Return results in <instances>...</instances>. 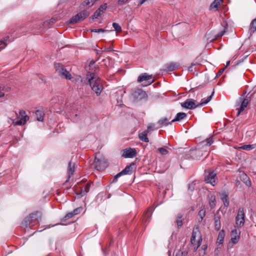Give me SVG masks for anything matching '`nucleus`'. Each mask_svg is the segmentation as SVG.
<instances>
[{"instance_id": "nucleus-49", "label": "nucleus", "mask_w": 256, "mask_h": 256, "mask_svg": "<svg viewBox=\"0 0 256 256\" xmlns=\"http://www.w3.org/2000/svg\"><path fill=\"white\" fill-rule=\"evenodd\" d=\"M198 64H199L198 62H196V63L192 62L190 66L188 67V70L189 72H192L194 70V69H193L194 66L198 65Z\"/></svg>"}, {"instance_id": "nucleus-56", "label": "nucleus", "mask_w": 256, "mask_h": 256, "mask_svg": "<svg viewBox=\"0 0 256 256\" xmlns=\"http://www.w3.org/2000/svg\"><path fill=\"white\" fill-rule=\"evenodd\" d=\"M198 230H197L196 231L194 229L193 230H192V236H194L195 238H196V233L197 232H198Z\"/></svg>"}, {"instance_id": "nucleus-35", "label": "nucleus", "mask_w": 256, "mask_h": 256, "mask_svg": "<svg viewBox=\"0 0 256 256\" xmlns=\"http://www.w3.org/2000/svg\"><path fill=\"white\" fill-rule=\"evenodd\" d=\"M196 238L194 236H191V238H190V241H191V243L193 244V245H196V246L194 248V250H197V248H198V247L200 246V240L198 241H196Z\"/></svg>"}, {"instance_id": "nucleus-7", "label": "nucleus", "mask_w": 256, "mask_h": 256, "mask_svg": "<svg viewBox=\"0 0 256 256\" xmlns=\"http://www.w3.org/2000/svg\"><path fill=\"white\" fill-rule=\"evenodd\" d=\"M89 15V12L86 10H82L70 18L69 24H74L84 20Z\"/></svg>"}, {"instance_id": "nucleus-38", "label": "nucleus", "mask_w": 256, "mask_h": 256, "mask_svg": "<svg viewBox=\"0 0 256 256\" xmlns=\"http://www.w3.org/2000/svg\"><path fill=\"white\" fill-rule=\"evenodd\" d=\"M242 150H250L255 148L254 144H245L240 147Z\"/></svg>"}, {"instance_id": "nucleus-55", "label": "nucleus", "mask_w": 256, "mask_h": 256, "mask_svg": "<svg viewBox=\"0 0 256 256\" xmlns=\"http://www.w3.org/2000/svg\"><path fill=\"white\" fill-rule=\"evenodd\" d=\"M154 124H150L148 126V130H152L153 128L154 127Z\"/></svg>"}, {"instance_id": "nucleus-39", "label": "nucleus", "mask_w": 256, "mask_h": 256, "mask_svg": "<svg viewBox=\"0 0 256 256\" xmlns=\"http://www.w3.org/2000/svg\"><path fill=\"white\" fill-rule=\"evenodd\" d=\"M112 26L114 28V30L116 32H122V28H121L120 26L118 24H117L116 22L112 23Z\"/></svg>"}, {"instance_id": "nucleus-27", "label": "nucleus", "mask_w": 256, "mask_h": 256, "mask_svg": "<svg viewBox=\"0 0 256 256\" xmlns=\"http://www.w3.org/2000/svg\"><path fill=\"white\" fill-rule=\"evenodd\" d=\"M74 216V215L72 212L68 213L62 218L61 219L60 224L62 225L66 224L65 223L66 220L70 218H72Z\"/></svg>"}, {"instance_id": "nucleus-48", "label": "nucleus", "mask_w": 256, "mask_h": 256, "mask_svg": "<svg viewBox=\"0 0 256 256\" xmlns=\"http://www.w3.org/2000/svg\"><path fill=\"white\" fill-rule=\"evenodd\" d=\"M128 0H118L117 2V4L119 6H122L125 4H126Z\"/></svg>"}, {"instance_id": "nucleus-63", "label": "nucleus", "mask_w": 256, "mask_h": 256, "mask_svg": "<svg viewBox=\"0 0 256 256\" xmlns=\"http://www.w3.org/2000/svg\"><path fill=\"white\" fill-rule=\"evenodd\" d=\"M94 63H95V62H94V61H92V62H90V65H92V64H94Z\"/></svg>"}, {"instance_id": "nucleus-43", "label": "nucleus", "mask_w": 256, "mask_h": 256, "mask_svg": "<svg viewBox=\"0 0 256 256\" xmlns=\"http://www.w3.org/2000/svg\"><path fill=\"white\" fill-rule=\"evenodd\" d=\"M195 186H196V182L194 181L192 183H190L188 184V190L190 192H193L195 189Z\"/></svg>"}, {"instance_id": "nucleus-41", "label": "nucleus", "mask_w": 256, "mask_h": 256, "mask_svg": "<svg viewBox=\"0 0 256 256\" xmlns=\"http://www.w3.org/2000/svg\"><path fill=\"white\" fill-rule=\"evenodd\" d=\"M106 8H107L106 4H103L101 5L98 10L99 11H100L102 14H103L104 12V11L106 10Z\"/></svg>"}, {"instance_id": "nucleus-57", "label": "nucleus", "mask_w": 256, "mask_h": 256, "mask_svg": "<svg viewBox=\"0 0 256 256\" xmlns=\"http://www.w3.org/2000/svg\"><path fill=\"white\" fill-rule=\"evenodd\" d=\"M246 58H247V56H246L244 58H242V60H239L236 64H238L239 63L243 62L244 60H245Z\"/></svg>"}, {"instance_id": "nucleus-51", "label": "nucleus", "mask_w": 256, "mask_h": 256, "mask_svg": "<svg viewBox=\"0 0 256 256\" xmlns=\"http://www.w3.org/2000/svg\"><path fill=\"white\" fill-rule=\"evenodd\" d=\"M183 255L184 252L181 250H178L176 254V256H183Z\"/></svg>"}, {"instance_id": "nucleus-32", "label": "nucleus", "mask_w": 256, "mask_h": 256, "mask_svg": "<svg viewBox=\"0 0 256 256\" xmlns=\"http://www.w3.org/2000/svg\"><path fill=\"white\" fill-rule=\"evenodd\" d=\"M176 223L177 226L178 228L181 227L182 225V215L180 214H178L177 215L176 217Z\"/></svg>"}, {"instance_id": "nucleus-36", "label": "nucleus", "mask_w": 256, "mask_h": 256, "mask_svg": "<svg viewBox=\"0 0 256 256\" xmlns=\"http://www.w3.org/2000/svg\"><path fill=\"white\" fill-rule=\"evenodd\" d=\"M228 28L226 26H224V30L221 32H219L218 34L214 36V38L212 39V40H215L217 39L218 37H222L224 35L226 32V30H227Z\"/></svg>"}, {"instance_id": "nucleus-47", "label": "nucleus", "mask_w": 256, "mask_h": 256, "mask_svg": "<svg viewBox=\"0 0 256 256\" xmlns=\"http://www.w3.org/2000/svg\"><path fill=\"white\" fill-rule=\"evenodd\" d=\"M102 13L100 11H99L98 10H97L94 14L92 17L93 18H98L99 16H100L102 15Z\"/></svg>"}, {"instance_id": "nucleus-62", "label": "nucleus", "mask_w": 256, "mask_h": 256, "mask_svg": "<svg viewBox=\"0 0 256 256\" xmlns=\"http://www.w3.org/2000/svg\"><path fill=\"white\" fill-rule=\"evenodd\" d=\"M140 5L143 4L146 0H140Z\"/></svg>"}, {"instance_id": "nucleus-22", "label": "nucleus", "mask_w": 256, "mask_h": 256, "mask_svg": "<svg viewBox=\"0 0 256 256\" xmlns=\"http://www.w3.org/2000/svg\"><path fill=\"white\" fill-rule=\"evenodd\" d=\"M56 21V20L55 18H52L49 20H47L43 22L42 28L40 27V28H45L46 27H50L52 25H53Z\"/></svg>"}, {"instance_id": "nucleus-33", "label": "nucleus", "mask_w": 256, "mask_h": 256, "mask_svg": "<svg viewBox=\"0 0 256 256\" xmlns=\"http://www.w3.org/2000/svg\"><path fill=\"white\" fill-rule=\"evenodd\" d=\"M249 31L250 33H254L256 31V18L251 22Z\"/></svg>"}, {"instance_id": "nucleus-5", "label": "nucleus", "mask_w": 256, "mask_h": 256, "mask_svg": "<svg viewBox=\"0 0 256 256\" xmlns=\"http://www.w3.org/2000/svg\"><path fill=\"white\" fill-rule=\"evenodd\" d=\"M54 68L56 72L62 78L67 80H71L72 77L70 73L65 68L64 66L60 63H55Z\"/></svg>"}, {"instance_id": "nucleus-26", "label": "nucleus", "mask_w": 256, "mask_h": 256, "mask_svg": "<svg viewBox=\"0 0 256 256\" xmlns=\"http://www.w3.org/2000/svg\"><path fill=\"white\" fill-rule=\"evenodd\" d=\"M36 120L40 122H42L44 117V112L41 110H37L35 112Z\"/></svg>"}, {"instance_id": "nucleus-58", "label": "nucleus", "mask_w": 256, "mask_h": 256, "mask_svg": "<svg viewBox=\"0 0 256 256\" xmlns=\"http://www.w3.org/2000/svg\"><path fill=\"white\" fill-rule=\"evenodd\" d=\"M16 30L14 29V28H11L10 30V33L11 34H12L14 33V32H16Z\"/></svg>"}, {"instance_id": "nucleus-8", "label": "nucleus", "mask_w": 256, "mask_h": 256, "mask_svg": "<svg viewBox=\"0 0 256 256\" xmlns=\"http://www.w3.org/2000/svg\"><path fill=\"white\" fill-rule=\"evenodd\" d=\"M137 81L138 82L146 81V84H142V85L143 86H148L154 82V80L153 79L152 75H148L146 73H144L138 77Z\"/></svg>"}, {"instance_id": "nucleus-25", "label": "nucleus", "mask_w": 256, "mask_h": 256, "mask_svg": "<svg viewBox=\"0 0 256 256\" xmlns=\"http://www.w3.org/2000/svg\"><path fill=\"white\" fill-rule=\"evenodd\" d=\"M134 164V163H132L130 165L126 166V167L122 171L123 175L132 174V166Z\"/></svg>"}, {"instance_id": "nucleus-59", "label": "nucleus", "mask_w": 256, "mask_h": 256, "mask_svg": "<svg viewBox=\"0 0 256 256\" xmlns=\"http://www.w3.org/2000/svg\"><path fill=\"white\" fill-rule=\"evenodd\" d=\"M96 54H98V55L100 56V54H102L101 52L99 50H96Z\"/></svg>"}, {"instance_id": "nucleus-52", "label": "nucleus", "mask_w": 256, "mask_h": 256, "mask_svg": "<svg viewBox=\"0 0 256 256\" xmlns=\"http://www.w3.org/2000/svg\"><path fill=\"white\" fill-rule=\"evenodd\" d=\"M112 51H114V50L111 46L105 47L104 48V52H112Z\"/></svg>"}, {"instance_id": "nucleus-13", "label": "nucleus", "mask_w": 256, "mask_h": 256, "mask_svg": "<svg viewBox=\"0 0 256 256\" xmlns=\"http://www.w3.org/2000/svg\"><path fill=\"white\" fill-rule=\"evenodd\" d=\"M179 66L178 63L171 62L164 65V70L166 72H171L178 69Z\"/></svg>"}, {"instance_id": "nucleus-44", "label": "nucleus", "mask_w": 256, "mask_h": 256, "mask_svg": "<svg viewBox=\"0 0 256 256\" xmlns=\"http://www.w3.org/2000/svg\"><path fill=\"white\" fill-rule=\"evenodd\" d=\"M206 215L205 210L203 209H201L198 212V216L200 218V221L202 220L203 218Z\"/></svg>"}, {"instance_id": "nucleus-37", "label": "nucleus", "mask_w": 256, "mask_h": 256, "mask_svg": "<svg viewBox=\"0 0 256 256\" xmlns=\"http://www.w3.org/2000/svg\"><path fill=\"white\" fill-rule=\"evenodd\" d=\"M9 36H8L4 38V40H0V50H2L5 48L6 46V42L8 40Z\"/></svg>"}, {"instance_id": "nucleus-64", "label": "nucleus", "mask_w": 256, "mask_h": 256, "mask_svg": "<svg viewBox=\"0 0 256 256\" xmlns=\"http://www.w3.org/2000/svg\"><path fill=\"white\" fill-rule=\"evenodd\" d=\"M230 61H228V62H226V66L225 68H226V66H228L230 64Z\"/></svg>"}, {"instance_id": "nucleus-10", "label": "nucleus", "mask_w": 256, "mask_h": 256, "mask_svg": "<svg viewBox=\"0 0 256 256\" xmlns=\"http://www.w3.org/2000/svg\"><path fill=\"white\" fill-rule=\"evenodd\" d=\"M203 154L202 150H190L189 151V154L187 155L186 158H188L190 157L192 160H198L202 156Z\"/></svg>"}, {"instance_id": "nucleus-24", "label": "nucleus", "mask_w": 256, "mask_h": 256, "mask_svg": "<svg viewBox=\"0 0 256 256\" xmlns=\"http://www.w3.org/2000/svg\"><path fill=\"white\" fill-rule=\"evenodd\" d=\"M148 135V130H144V132L139 134H138V138L140 140H141L142 142H148L149 140L147 136Z\"/></svg>"}, {"instance_id": "nucleus-12", "label": "nucleus", "mask_w": 256, "mask_h": 256, "mask_svg": "<svg viewBox=\"0 0 256 256\" xmlns=\"http://www.w3.org/2000/svg\"><path fill=\"white\" fill-rule=\"evenodd\" d=\"M240 230L234 228L231 232V242L234 244H236L240 238Z\"/></svg>"}, {"instance_id": "nucleus-1", "label": "nucleus", "mask_w": 256, "mask_h": 256, "mask_svg": "<svg viewBox=\"0 0 256 256\" xmlns=\"http://www.w3.org/2000/svg\"><path fill=\"white\" fill-rule=\"evenodd\" d=\"M86 78L92 90L95 92L97 96H100L103 90L100 78L94 74L90 72H88Z\"/></svg>"}, {"instance_id": "nucleus-31", "label": "nucleus", "mask_w": 256, "mask_h": 256, "mask_svg": "<svg viewBox=\"0 0 256 256\" xmlns=\"http://www.w3.org/2000/svg\"><path fill=\"white\" fill-rule=\"evenodd\" d=\"M224 230H222L218 234V240L220 244H222L224 242Z\"/></svg>"}, {"instance_id": "nucleus-30", "label": "nucleus", "mask_w": 256, "mask_h": 256, "mask_svg": "<svg viewBox=\"0 0 256 256\" xmlns=\"http://www.w3.org/2000/svg\"><path fill=\"white\" fill-rule=\"evenodd\" d=\"M152 210L151 209H148L144 214V216L145 220V222H148L150 219L152 215Z\"/></svg>"}, {"instance_id": "nucleus-20", "label": "nucleus", "mask_w": 256, "mask_h": 256, "mask_svg": "<svg viewBox=\"0 0 256 256\" xmlns=\"http://www.w3.org/2000/svg\"><path fill=\"white\" fill-rule=\"evenodd\" d=\"M90 188V184L88 183L86 186L82 188L80 192L77 193L76 194L78 198H80L84 196L87 192H88Z\"/></svg>"}, {"instance_id": "nucleus-34", "label": "nucleus", "mask_w": 256, "mask_h": 256, "mask_svg": "<svg viewBox=\"0 0 256 256\" xmlns=\"http://www.w3.org/2000/svg\"><path fill=\"white\" fill-rule=\"evenodd\" d=\"M222 1V0H214L210 6V9H212L213 8H218Z\"/></svg>"}, {"instance_id": "nucleus-19", "label": "nucleus", "mask_w": 256, "mask_h": 256, "mask_svg": "<svg viewBox=\"0 0 256 256\" xmlns=\"http://www.w3.org/2000/svg\"><path fill=\"white\" fill-rule=\"evenodd\" d=\"M221 200L224 202V204L225 206L228 207L229 206V200L228 194L226 192H222L220 194Z\"/></svg>"}, {"instance_id": "nucleus-61", "label": "nucleus", "mask_w": 256, "mask_h": 256, "mask_svg": "<svg viewBox=\"0 0 256 256\" xmlns=\"http://www.w3.org/2000/svg\"><path fill=\"white\" fill-rule=\"evenodd\" d=\"M236 184L237 186H238L240 184V181H239L238 180H236Z\"/></svg>"}, {"instance_id": "nucleus-29", "label": "nucleus", "mask_w": 256, "mask_h": 256, "mask_svg": "<svg viewBox=\"0 0 256 256\" xmlns=\"http://www.w3.org/2000/svg\"><path fill=\"white\" fill-rule=\"evenodd\" d=\"M168 119L166 118H163L162 119H160L158 122V124L160 126V127L161 128L163 126H166L168 124H170V122H168Z\"/></svg>"}, {"instance_id": "nucleus-2", "label": "nucleus", "mask_w": 256, "mask_h": 256, "mask_svg": "<svg viewBox=\"0 0 256 256\" xmlns=\"http://www.w3.org/2000/svg\"><path fill=\"white\" fill-rule=\"evenodd\" d=\"M214 90L212 94L207 98L204 101H202L196 104L194 100L192 99H187L184 102H182L180 105L183 108H187L188 110H193L196 108L202 106L204 104H207L212 98L214 94Z\"/></svg>"}, {"instance_id": "nucleus-21", "label": "nucleus", "mask_w": 256, "mask_h": 256, "mask_svg": "<svg viewBox=\"0 0 256 256\" xmlns=\"http://www.w3.org/2000/svg\"><path fill=\"white\" fill-rule=\"evenodd\" d=\"M186 116V113L182 112H178L176 114L175 118L174 120H172L170 122V124H172L173 122L180 121L184 119Z\"/></svg>"}, {"instance_id": "nucleus-54", "label": "nucleus", "mask_w": 256, "mask_h": 256, "mask_svg": "<svg viewBox=\"0 0 256 256\" xmlns=\"http://www.w3.org/2000/svg\"><path fill=\"white\" fill-rule=\"evenodd\" d=\"M225 68H223L220 70H219L218 74H216V76H220L222 74V73L224 71Z\"/></svg>"}, {"instance_id": "nucleus-9", "label": "nucleus", "mask_w": 256, "mask_h": 256, "mask_svg": "<svg viewBox=\"0 0 256 256\" xmlns=\"http://www.w3.org/2000/svg\"><path fill=\"white\" fill-rule=\"evenodd\" d=\"M236 223L237 226L242 227L244 223V212L243 209L238 210V214L236 218Z\"/></svg>"}, {"instance_id": "nucleus-42", "label": "nucleus", "mask_w": 256, "mask_h": 256, "mask_svg": "<svg viewBox=\"0 0 256 256\" xmlns=\"http://www.w3.org/2000/svg\"><path fill=\"white\" fill-rule=\"evenodd\" d=\"M210 206L211 208H214L216 206L215 198L212 196L210 201Z\"/></svg>"}, {"instance_id": "nucleus-46", "label": "nucleus", "mask_w": 256, "mask_h": 256, "mask_svg": "<svg viewBox=\"0 0 256 256\" xmlns=\"http://www.w3.org/2000/svg\"><path fill=\"white\" fill-rule=\"evenodd\" d=\"M82 210V207L78 208L76 209H74L72 212H73L74 214L76 215L80 213Z\"/></svg>"}, {"instance_id": "nucleus-15", "label": "nucleus", "mask_w": 256, "mask_h": 256, "mask_svg": "<svg viewBox=\"0 0 256 256\" xmlns=\"http://www.w3.org/2000/svg\"><path fill=\"white\" fill-rule=\"evenodd\" d=\"M216 174L214 172H209L208 175L206 177L204 181L206 183H210L214 186Z\"/></svg>"}, {"instance_id": "nucleus-14", "label": "nucleus", "mask_w": 256, "mask_h": 256, "mask_svg": "<svg viewBox=\"0 0 256 256\" xmlns=\"http://www.w3.org/2000/svg\"><path fill=\"white\" fill-rule=\"evenodd\" d=\"M133 96L136 100H142L147 97V94L142 90L138 89L134 92Z\"/></svg>"}, {"instance_id": "nucleus-3", "label": "nucleus", "mask_w": 256, "mask_h": 256, "mask_svg": "<svg viewBox=\"0 0 256 256\" xmlns=\"http://www.w3.org/2000/svg\"><path fill=\"white\" fill-rule=\"evenodd\" d=\"M42 214L40 211H36L30 214L24 218L22 222V225L25 228H28L30 225H34L36 221H38L42 218Z\"/></svg>"}, {"instance_id": "nucleus-6", "label": "nucleus", "mask_w": 256, "mask_h": 256, "mask_svg": "<svg viewBox=\"0 0 256 256\" xmlns=\"http://www.w3.org/2000/svg\"><path fill=\"white\" fill-rule=\"evenodd\" d=\"M94 164L95 168L98 171H100L105 169L108 166V162L106 159L100 156L95 157Z\"/></svg>"}, {"instance_id": "nucleus-11", "label": "nucleus", "mask_w": 256, "mask_h": 256, "mask_svg": "<svg viewBox=\"0 0 256 256\" xmlns=\"http://www.w3.org/2000/svg\"><path fill=\"white\" fill-rule=\"evenodd\" d=\"M122 152V156L125 158H133L136 155V150L131 148L124 149Z\"/></svg>"}, {"instance_id": "nucleus-50", "label": "nucleus", "mask_w": 256, "mask_h": 256, "mask_svg": "<svg viewBox=\"0 0 256 256\" xmlns=\"http://www.w3.org/2000/svg\"><path fill=\"white\" fill-rule=\"evenodd\" d=\"M108 30H105L103 28H99V29H92L91 30L92 32H107Z\"/></svg>"}, {"instance_id": "nucleus-60", "label": "nucleus", "mask_w": 256, "mask_h": 256, "mask_svg": "<svg viewBox=\"0 0 256 256\" xmlns=\"http://www.w3.org/2000/svg\"><path fill=\"white\" fill-rule=\"evenodd\" d=\"M242 112V111H240V108H238V113H237V114H236V116H238L240 114V112Z\"/></svg>"}, {"instance_id": "nucleus-45", "label": "nucleus", "mask_w": 256, "mask_h": 256, "mask_svg": "<svg viewBox=\"0 0 256 256\" xmlns=\"http://www.w3.org/2000/svg\"><path fill=\"white\" fill-rule=\"evenodd\" d=\"M123 174L122 173V172H120L118 173V174H116L114 178L112 180V182L113 183H115L117 181H118V178H120V176H122Z\"/></svg>"}, {"instance_id": "nucleus-16", "label": "nucleus", "mask_w": 256, "mask_h": 256, "mask_svg": "<svg viewBox=\"0 0 256 256\" xmlns=\"http://www.w3.org/2000/svg\"><path fill=\"white\" fill-rule=\"evenodd\" d=\"M214 142L212 137H209L206 138L205 140L200 142L198 144V147L199 148H202L204 146L206 148L210 146Z\"/></svg>"}, {"instance_id": "nucleus-4", "label": "nucleus", "mask_w": 256, "mask_h": 256, "mask_svg": "<svg viewBox=\"0 0 256 256\" xmlns=\"http://www.w3.org/2000/svg\"><path fill=\"white\" fill-rule=\"evenodd\" d=\"M14 113L16 118H19V120H16L14 119L10 118V120L12 122V123L14 126L24 125L29 119L28 116L26 114V112L23 110H20L18 114L16 112H15Z\"/></svg>"}, {"instance_id": "nucleus-40", "label": "nucleus", "mask_w": 256, "mask_h": 256, "mask_svg": "<svg viewBox=\"0 0 256 256\" xmlns=\"http://www.w3.org/2000/svg\"><path fill=\"white\" fill-rule=\"evenodd\" d=\"M158 151L162 155H166L168 153V151L164 148H158Z\"/></svg>"}, {"instance_id": "nucleus-18", "label": "nucleus", "mask_w": 256, "mask_h": 256, "mask_svg": "<svg viewBox=\"0 0 256 256\" xmlns=\"http://www.w3.org/2000/svg\"><path fill=\"white\" fill-rule=\"evenodd\" d=\"M74 172V164H72V162H68V168H67V174L68 178L66 182H68L71 176L73 174Z\"/></svg>"}, {"instance_id": "nucleus-53", "label": "nucleus", "mask_w": 256, "mask_h": 256, "mask_svg": "<svg viewBox=\"0 0 256 256\" xmlns=\"http://www.w3.org/2000/svg\"><path fill=\"white\" fill-rule=\"evenodd\" d=\"M2 90H4V88H2V87L0 86V98L4 96V93L2 92Z\"/></svg>"}, {"instance_id": "nucleus-28", "label": "nucleus", "mask_w": 256, "mask_h": 256, "mask_svg": "<svg viewBox=\"0 0 256 256\" xmlns=\"http://www.w3.org/2000/svg\"><path fill=\"white\" fill-rule=\"evenodd\" d=\"M242 179V180L248 186H250L252 185L251 181L250 178L247 176V175L245 174H243L241 176Z\"/></svg>"}, {"instance_id": "nucleus-17", "label": "nucleus", "mask_w": 256, "mask_h": 256, "mask_svg": "<svg viewBox=\"0 0 256 256\" xmlns=\"http://www.w3.org/2000/svg\"><path fill=\"white\" fill-rule=\"evenodd\" d=\"M249 98L250 97H248V96H246V98H244L243 96H241L239 98V101L240 102H241L240 106V111H243L246 108L248 102H249Z\"/></svg>"}, {"instance_id": "nucleus-23", "label": "nucleus", "mask_w": 256, "mask_h": 256, "mask_svg": "<svg viewBox=\"0 0 256 256\" xmlns=\"http://www.w3.org/2000/svg\"><path fill=\"white\" fill-rule=\"evenodd\" d=\"M220 216L215 215L214 216V228L216 230H219L221 228V222L220 220Z\"/></svg>"}]
</instances>
